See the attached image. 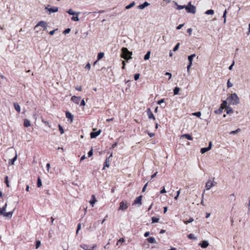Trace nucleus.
I'll return each instance as SVG.
<instances>
[{"instance_id": "obj_1", "label": "nucleus", "mask_w": 250, "mask_h": 250, "mask_svg": "<svg viewBox=\"0 0 250 250\" xmlns=\"http://www.w3.org/2000/svg\"><path fill=\"white\" fill-rule=\"evenodd\" d=\"M227 101L229 104L231 105H235L239 104V98L235 93L230 94L227 98Z\"/></svg>"}, {"instance_id": "obj_2", "label": "nucleus", "mask_w": 250, "mask_h": 250, "mask_svg": "<svg viewBox=\"0 0 250 250\" xmlns=\"http://www.w3.org/2000/svg\"><path fill=\"white\" fill-rule=\"evenodd\" d=\"M132 55V52H130L128 50L126 47H123L122 49V54L121 56L125 60L128 61V60L132 58L131 55Z\"/></svg>"}, {"instance_id": "obj_3", "label": "nucleus", "mask_w": 250, "mask_h": 250, "mask_svg": "<svg viewBox=\"0 0 250 250\" xmlns=\"http://www.w3.org/2000/svg\"><path fill=\"white\" fill-rule=\"evenodd\" d=\"M185 9L187 12L192 14L196 13V7L191 4L189 2L187 5H186Z\"/></svg>"}, {"instance_id": "obj_4", "label": "nucleus", "mask_w": 250, "mask_h": 250, "mask_svg": "<svg viewBox=\"0 0 250 250\" xmlns=\"http://www.w3.org/2000/svg\"><path fill=\"white\" fill-rule=\"evenodd\" d=\"M128 206H129V204L128 203V202L127 201H123L120 203L119 210H121L122 211H124L128 208Z\"/></svg>"}, {"instance_id": "obj_5", "label": "nucleus", "mask_w": 250, "mask_h": 250, "mask_svg": "<svg viewBox=\"0 0 250 250\" xmlns=\"http://www.w3.org/2000/svg\"><path fill=\"white\" fill-rule=\"evenodd\" d=\"M216 185V182H215L214 180H208L206 184V189L209 190L212 187L215 186Z\"/></svg>"}, {"instance_id": "obj_6", "label": "nucleus", "mask_w": 250, "mask_h": 250, "mask_svg": "<svg viewBox=\"0 0 250 250\" xmlns=\"http://www.w3.org/2000/svg\"><path fill=\"white\" fill-rule=\"evenodd\" d=\"M48 5L47 6L45 7V9L48 12L49 14H51L52 13L57 12L58 11V8L57 7H53L52 8H48Z\"/></svg>"}, {"instance_id": "obj_7", "label": "nucleus", "mask_w": 250, "mask_h": 250, "mask_svg": "<svg viewBox=\"0 0 250 250\" xmlns=\"http://www.w3.org/2000/svg\"><path fill=\"white\" fill-rule=\"evenodd\" d=\"M41 26L44 28V29H47V23L45 21H41L35 26V29H36L38 27Z\"/></svg>"}, {"instance_id": "obj_8", "label": "nucleus", "mask_w": 250, "mask_h": 250, "mask_svg": "<svg viewBox=\"0 0 250 250\" xmlns=\"http://www.w3.org/2000/svg\"><path fill=\"white\" fill-rule=\"evenodd\" d=\"M211 146H212V144H211V142H209V146L208 147H203V148H201V152L202 154L205 153V152H207L209 150L211 149Z\"/></svg>"}, {"instance_id": "obj_9", "label": "nucleus", "mask_w": 250, "mask_h": 250, "mask_svg": "<svg viewBox=\"0 0 250 250\" xmlns=\"http://www.w3.org/2000/svg\"><path fill=\"white\" fill-rule=\"evenodd\" d=\"M81 99V97H77L76 96H73L71 97V101L75 103L76 104H79L80 101Z\"/></svg>"}, {"instance_id": "obj_10", "label": "nucleus", "mask_w": 250, "mask_h": 250, "mask_svg": "<svg viewBox=\"0 0 250 250\" xmlns=\"http://www.w3.org/2000/svg\"><path fill=\"white\" fill-rule=\"evenodd\" d=\"M147 114L148 116V117L149 119H153L155 120V118L153 115V114L151 111L150 108H148L146 110Z\"/></svg>"}, {"instance_id": "obj_11", "label": "nucleus", "mask_w": 250, "mask_h": 250, "mask_svg": "<svg viewBox=\"0 0 250 250\" xmlns=\"http://www.w3.org/2000/svg\"><path fill=\"white\" fill-rule=\"evenodd\" d=\"M97 245L95 244V245H94L93 246V247L91 248V249H88V246L86 245H85V244H83V245H81L80 246V247L83 249L84 250H94V249L96 247Z\"/></svg>"}, {"instance_id": "obj_12", "label": "nucleus", "mask_w": 250, "mask_h": 250, "mask_svg": "<svg viewBox=\"0 0 250 250\" xmlns=\"http://www.w3.org/2000/svg\"><path fill=\"white\" fill-rule=\"evenodd\" d=\"M112 157V154H111L109 157L106 159L105 161L104 162V165L103 167V169H104L105 167H109V163L110 160L109 159Z\"/></svg>"}, {"instance_id": "obj_13", "label": "nucleus", "mask_w": 250, "mask_h": 250, "mask_svg": "<svg viewBox=\"0 0 250 250\" xmlns=\"http://www.w3.org/2000/svg\"><path fill=\"white\" fill-rule=\"evenodd\" d=\"M199 245L202 248H206L209 245V243L208 241L204 240L201 243H199Z\"/></svg>"}, {"instance_id": "obj_14", "label": "nucleus", "mask_w": 250, "mask_h": 250, "mask_svg": "<svg viewBox=\"0 0 250 250\" xmlns=\"http://www.w3.org/2000/svg\"><path fill=\"white\" fill-rule=\"evenodd\" d=\"M101 132V130H99L98 131H97L96 132H91L90 133V137L91 138H95L96 137H97L98 135H100Z\"/></svg>"}, {"instance_id": "obj_15", "label": "nucleus", "mask_w": 250, "mask_h": 250, "mask_svg": "<svg viewBox=\"0 0 250 250\" xmlns=\"http://www.w3.org/2000/svg\"><path fill=\"white\" fill-rule=\"evenodd\" d=\"M142 196L141 195V196H139V197H138L134 201V203L133 204H139V205H141L142 204Z\"/></svg>"}, {"instance_id": "obj_16", "label": "nucleus", "mask_w": 250, "mask_h": 250, "mask_svg": "<svg viewBox=\"0 0 250 250\" xmlns=\"http://www.w3.org/2000/svg\"><path fill=\"white\" fill-rule=\"evenodd\" d=\"M183 138H185L188 140H193V138L192 137V136L190 134H184L182 135L180 137V138L181 139Z\"/></svg>"}, {"instance_id": "obj_17", "label": "nucleus", "mask_w": 250, "mask_h": 250, "mask_svg": "<svg viewBox=\"0 0 250 250\" xmlns=\"http://www.w3.org/2000/svg\"><path fill=\"white\" fill-rule=\"evenodd\" d=\"M224 107L226 110L227 114H229L233 112L232 108L229 106H225Z\"/></svg>"}, {"instance_id": "obj_18", "label": "nucleus", "mask_w": 250, "mask_h": 250, "mask_svg": "<svg viewBox=\"0 0 250 250\" xmlns=\"http://www.w3.org/2000/svg\"><path fill=\"white\" fill-rule=\"evenodd\" d=\"M13 211H9V212H5L3 214H2V215L4 216V217H8V218H11L12 217V215H13Z\"/></svg>"}, {"instance_id": "obj_19", "label": "nucleus", "mask_w": 250, "mask_h": 250, "mask_svg": "<svg viewBox=\"0 0 250 250\" xmlns=\"http://www.w3.org/2000/svg\"><path fill=\"white\" fill-rule=\"evenodd\" d=\"M149 5V3L148 2H147V1H145L143 4H140V5H139L138 6V8L140 9H143L146 7L148 6Z\"/></svg>"}, {"instance_id": "obj_20", "label": "nucleus", "mask_w": 250, "mask_h": 250, "mask_svg": "<svg viewBox=\"0 0 250 250\" xmlns=\"http://www.w3.org/2000/svg\"><path fill=\"white\" fill-rule=\"evenodd\" d=\"M97 202V200L96 199L95 196L93 195L92 196V199L89 201V203L92 206V207L94 206V205Z\"/></svg>"}, {"instance_id": "obj_21", "label": "nucleus", "mask_w": 250, "mask_h": 250, "mask_svg": "<svg viewBox=\"0 0 250 250\" xmlns=\"http://www.w3.org/2000/svg\"><path fill=\"white\" fill-rule=\"evenodd\" d=\"M66 117L68 119H70L71 120V122H72L73 121V115L70 113L68 111H67L66 112Z\"/></svg>"}, {"instance_id": "obj_22", "label": "nucleus", "mask_w": 250, "mask_h": 250, "mask_svg": "<svg viewBox=\"0 0 250 250\" xmlns=\"http://www.w3.org/2000/svg\"><path fill=\"white\" fill-rule=\"evenodd\" d=\"M14 108H15V110L18 112L20 113L21 112V107H20V105L16 103H14Z\"/></svg>"}, {"instance_id": "obj_23", "label": "nucleus", "mask_w": 250, "mask_h": 250, "mask_svg": "<svg viewBox=\"0 0 250 250\" xmlns=\"http://www.w3.org/2000/svg\"><path fill=\"white\" fill-rule=\"evenodd\" d=\"M7 206V204L6 203L2 208H0V215H2L5 212Z\"/></svg>"}, {"instance_id": "obj_24", "label": "nucleus", "mask_w": 250, "mask_h": 250, "mask_svg": "<svg viewBox=\"0 0 250 250\" xmlns=\"http://www.w3.org/2000/svg\"><path fill=\"white\" fill-rule=\"evenodd\" d=\"M24 125L26 127H28L31 125L30 121L28 119H24Z\"/></svg>"}, {"instance_id": "obj_25", "label": "nucleus", "mask_w": 250, "mask_h": 250, "mask_svg": "<svg viewBox=\"0 0 250 250\" xmlns=\"http://www.w3.org/2000/svg\"><path fill=\"white\" fill-rule=\"evenodd\" d=\"M79 14H80V12H78V13H76V14H75V15H76V16L73 15V16L72 17L71 20L74 21H79L80 20L79 19V17H78V15Z\"/></svg>"}, {"instance_id": "obj_26", "label": "nucleus", "mask_w": 250, "mask_h": 250, "mask_svg": "<svg viewBox=\"0 0 250 250\" xmlns=\"http://www.w3.org/2000/svg\"><path fill=\"white\" fill-rule=\"evenodd\" d=\"M17 155H16L15 156L13 159H10L9 160V164H10L11 165H14V162L17 160Z\"/></svg>"}, {"instance_id": "obj_27", "label": "nucleus", "mask_w": 250, "mask_h": 250, "mask_svg": "<svg viewBox=\"0 0 250 250\" xmlns=\"http://www.w3.org/2000/svg\"><path fill=\"white\" fill-rule=\"evenodd\" d=\"M147 241L150 243H156V241L155 238L153 237H150L148 238Z\"/></svg>"}, {"instance_id": "obj_28", "label": "nucleus", "mask_w": 250, "mask_h": 250, "mask_svg": "<svg viewBox=\"0 0 250 250\" xmlns=\"http://www.w3.org/2000/svg\"><path fill=\"white\" fill-rule=\"evenodd\" d=\"M195 57V54H193L190 56H188V60L189 61V62H190V64H192V62L193 58Z\"/></svg>"}, {"instance_id": "obj_29", "label": "nucleus", "mask_w": 250, "mask_h": 250, "mask_svg": "<svg viewBox=\"0 0 250 250\" xmlns=\"http://www.w3.org/2000/svg\"><path fill=\"white\" fill-rule=\"evenodd\" d=\"M135 5V1H132L130 4H129V5H127V6H125V9H129L133 7Z\"/></svg>"}, {"instance_id": "obj_30", "label": "nucleus", "mask_w": 250, "mask_h": 250, "mask_svg": "<svg viewBox=\"0 0 250 250\" xmlns=\"http://www.w3.org/2000/svg\"><path fill=\"white\" fill-rule=\"evenodd\" d=\"M205 13L206 15H212L214 14V12L213 10L210 9V10H208L206 11Z\"/></svg>"}, {"instance_id": "obj_31", "label": "nucleus", "mask_w": 250, "mask_h": 250, "mask_svg": "<svg viewBox=\"0 0 250 250\" xmlns=\"http://www.w3.org/2000/svg\"><path fill=\"white\" fill-rule=\"evenodd\" d=\"M150 51H148L144 56V60H147L150 58Z\"/></svg>"}, {"instance_id": "obj_32", "label": "nucleus", "mask_w": 250, "mask_h": 250, "mask_svg": "<svg viewBox=\"0 0 250 250\" xmlns=\"http://www.w3.org/2000/svg\"><path fill=\"white\" fill-rule=\"evenodd\" d=\"M180 91V88L178 87H175L173 89L174 95H177Z\"/></svg>"}, {"instance_id": "obj_33", "label": "nucleus", "mask_w": 250, "mask_h": 250, "mask_svg": "<svg viewBox=\"0 0 250 250\" xmlns=\"http://www.w3.org/2000/svg\"><path fill=\"white\" fill-rule=\"evenodd\" d=\"M241 131L240 128H238L235 130L231 131L229 132V134H235Z\"/></svg>"}, {"instance_id": "obj_34", "label": "nucleus", "mask_w": 250, "mask_h": 250, "mask_svg": "<svg viewBox=\"0 0 250 250\" xmlns=\"http://www.w3.org/2000/svg\"><path fill=\"white\" fill-rule=\"evenodd\" d=\"M104 56V53L103 52H100L98 54L97 59L98 60H100L102 59Z\"/></svg>"}, {"instance_id": "obj_35", "label": "nucleus", "mask_w": 250, "mask_h": 250, "mask_svg": "<svg viewBox=\"0 0 250 250\" xmlns=\"http://www.w3.org/2000/svg\"><path fill=\"white\" fill-rule=\"evenodd\" d=\"M42 186V180L40 177H38V180H37V187L38 188H40Z\"/></svg>"}, {"instance_id": "obj_36", "label": "nucleus", "mask_w": 250, "mask_h": 250, "mask_svg": "<svg viewBox=\"0 0 250 250\" xmlns=\"http://www.w3.org/2000/svg\"><path fill=\"white\" fill-rule=\"evenodd\" d=\"M188 237L190 239L195 240L196 239V237L195 235L192 233H190L188 235Z\"/></svg>"}, {"instance_id": "obj_37", "label": "nucleus", "mask_w": 250, "mask_h": 250, "mask_svg": "<svg viewBox=\"0 0 250 250\" xmlns=\"http://www.w3.org/2000/svg\"><path fill=\"white\" fill-rule=\"evenodd\" d=\"M228 101L227 100V101H224L222 103V104H221V107L223 109H225V108L224 107L225 106H228L227 105V104H228Z\"/></svg>"}, {"instance_id": "obj_38", "label": "nucleus", "mask_w": 250, "mask_h": 250, "mask_svg": "<svg viewBox=\"0 0 250 250\" xmlns=\"http://www.w3.org/2000/svg\"><path fill=\"white\" fill-rule=\"evenodd\" d=\"M227 10L226 9L224 12V13H223V18H224V23H226V16H227Z\"/></svg>"}, {"instance_id": "obj_39", "label": "nucleus", "mask_w": 250, "mask_h": 250, "mask_svg": "<svg viewBox=\"0 0 250 250\" xmlns=\"http://www.w3.org/2000/svg\"><path fill=\"white\" fill-rule=\"evenodd\" d=\"M176 5H177V10H181L183 9H185L186 5H180L177 4V3H176Z\"/></svg>"}, {"instance_id": "obj_40", "label": "nucleus", "mask_w": 250, "mask_h": 250, "mask_svg": "<svg viewBox=\"0 0 250 250\" xmlns=\"http://www.w3.org/2000/svg\"><path fill=\"white\" fill-rule=\"evenodd\" d=\"M67 13L70 15H75L76 13L74 11H73L71 9H69L67 11Z\"/></svg>"}, {"instance_id": "obj_41", "label": "nucleus", "mask_w": 250, "mask_h": 250, "mask_svg": "<svg viewBox=\"0 0 250 250\" xmlns=\"http://www.w3.org/2000/svg\"><path fill=\"white\" fill-rule=\"evenodd\" d=\"M151 219H152L153 223L158 222L159 221V218H157V217H152L151 218Z\"/></svg>"}, {"instance_id": "obj_42", "label": "nucleus", "mask_w": 250, "mask_h": 250, "mask_svg": "<svg viewBox=\"0 0 250 250\" xmlns=\"http://www.w3.org/2000/svg\"><path fill=\"white\" fill-rule=\"evenodd\" d=\"M41 245V242L39 240H37L36 241V249H38Z\"/></svg>"}, {"instance_id": "obj_43", "label": "nucleus", "mask_w": 250, "mask_h": 250, "mask_svg": "<svg viewBox=\"0 0 250 250\" xmlns=\"http://www.w3.org/2000/svg\"><path fill=\"white\" fill-rule=\"evenodd\" d=\"M223 109L221 107L219 109H218V110H215L214 112L216 113V114H221V113L222 112V110Z\"/></svg>"}, {"instance_id": "obj_44", "label": "nucleus", "mask_w": 250, "mask_h": 250, "mask_svg": "<svg viewBox=\"0 0 250 250\" xmlns=\"http://www.w3.org/2000/svg\"><path fill=\"white\" fill-rule=\"evenodd\" d=\"M180 44V43H177V44L174 47V48L173 49V51H174V52L176 51L179 49Z\"/></svg>"}, {"instance_id": "obj_45", "label": "nucleus", "mask_w": 250, "mask_h": 250, "mask_svg": "<svg viewBox=\"0 0 250 250\" xmlns=\"http://www.w3.org/2000/svg\"><path fill=\"white\" fill-rule=\"evenodd\" d=\"M233 84L231 83L230 82V80H228L227 82V87L228 88L231 87L232 86Z\"/></svg>"}, {"instance_id": "obj_46", "label": "nucleus", "mask_w": 250, "mask_h": 250, "mask_svg": "<svg viewBox=\"0 0 250 250\" xmlns=\"http://www.w3.org/2000/svg\"><path fill=\"white\" fill-rule=\"evenodd\" d=\"M193 219L192 218H190L187 221H184V223L185 224H188V223H191L193 221Z\"/></svg>"}, {"instance_id": "obj_47", "label": "nucleus", "mask_w": 250, "mask_h": 250, "mask_svg": "<svg viewBox=\"0 0 250 250\" xmlns=\"http://www.w3.org/2000/svg\"><path fill=\"white\" fill-rule=\"evenodd\" d=\"M193 115L198 117H200L201 115V113L200 112H197L193 113Z\"/></svg>"}, {"instance_id": "obj_48", "label": "nucleus", "mask_w": 250, "mask_h": 250, "mask_svg": "<svg viewBox=\"0 0 250 250\" xmlns=\"http://www.w3.org/2000/svg\"><path fill=\"white\" fill-rule=\"evenodd\" d=\"M5 183H6L7 187H9V182L8 180V176H5Z\"/></svg>"}, {"instance_id": "obj_49", "label": "nucleus", "mask_w": 250, "mask_h": 250, "mask_svg": "<svg viewBox=\"0 0 250 250\" xmlns=\"http://www.w3.org/2000/svg\"><path fill=\"white\" fill-rule=\"evenodd\" d=\"M93 155V148H92L88 153V156L89 157L92 156Z\"/></svg>"}, {"instance_id": "obj_50", "label": "nucleus", "mask_w": 250, "mask_h": 250, "mask_svg": "<svg viewBox=\"0 0 250 250\" xmlns=\"http://www.w3.org/2000/svg\"><path fill=\"white\" fill-rule=\"evenodd\" d=\"M59 130L61 132V134H62L64 133V131L62 128V127L60 125H59Z\"/></svg>"}, {"instance_id": "obj_51", "label": "nucleus", "mask_w": 250, "mask_h": 250, "mask_svg": "<svg viewBox=\"0 0 250 250\" xmlns=\"http://www.w3.org/2000/svg\"><path fill=\"white\" fill-rule=\"evenodd\" d=\"M70 28H67L65 30L63 31V33L64 34H66L69 33L70 32Z\"/></svg>"}, {"instance_id": "obj_52", "label": "nucleus", "mask_w": 250, "mask_h": 250, "mask_svg": "<svg viewBox=\"0 0 250 250\" xmlns=\"http://www.w3.org/2000/svg\"><path fill=\"white\" fill-rule=\"evenodd\" d=\"M139 77H140V74H136L134 75V80L135 81H137V80H138L139 79Z\"/></svg>"}, {"instance_id": "obj_53", "label": "nucleus", "mask_w": 250, "mask_h": 250, "mask_svg": "<svg viewBox=\"0 0 250 250\" xmlns=\"http://www.w3.org/2000/svg\"><path fill=\"white\" fill-rule=\"evenodd\" d=\"M180 193V190H178V191H177V195H176V196L174 197V199H175V200H177V199H178V197H179V196Z\"/></svg>"}, {"instance_id": "obj_54", "label": "nucleus", "mask_w": 250, "mask_h": 250, "mask_svg": "<svg viewBox=\"0 0 250 250\" xmlns=\"http://www.w3.org/2000/svg\"><path fill=\"white\" fill-rule=\"evenodd\" d=\"M85 68L88 70H89L91 68L90 64L89 63L86 64V65L85 66Z\"/></svg>"}, {"instance_id": "obj_55", "label": "nucleus", "mask_w": 250, "mask_h": 250, "mask_svg": "<svg viewBox=\"0 0 250 250\" xmlns=\"http://www.w3.org/2000/svg\"><path fill=\"white\" fill-rule=\"evenodd\" d=\"M75 89L79 91H82V87L81 86H77L75 87Z\"/></svg>"}, {"instance_id": "obj_56", "label": "nucleus", "mask_w": 250, "mask_h": 250, "mask_svg": "<svg viewBox=\"0 0 250 250\" xmlns=\"http://www.w3.org/2000/svg\"><path fill=\"white\" fill-rule=\"evenodd\" d=\"M85 105V103L84 100L83 99L82 100L80 103V106H84Z\"/></svg>"}, {"instance_id": "obj_57", "label": "nucleus", "mask_w": 250, "mask_h": 250, "mask_svg": "<svg viewBox=\"0 0 250 250\" xmlns=\"http://www.w3.org/2000/svg\"><path fill=\"white\" fill-rule=\"evenodd\" d=\"M80 229H81V224H79L77 226L76 233H78V231L80 230Z\"/></svg>"}, {"instance_id": "obj_58", "label": "nucleus", "mask_w": 250, "mask_h": 250, "mask_svg": "<svg viewBox=\"0 0 250 250\" xmlns=\"http://www.w3.org/2000/svg\"><path fill=\"white\" fill-rule=\"evenodd\" d=\"M165 75L169 76L168 80L170 79L171 78V74L169 72H166Z\"/></svg>"}, {"instance_id": "obj_59", "label": "nucleus", "mask_w": 250, "mask_h": 250, "mask_svg": "<svg viewBox=\"0 0 250 250\" xmlns=\"http://www.w3.org/2000/svg\"><path fill=\"white\" fill-rule=\"evenodd\" d=\"M234 61H233L232 64L229 67V70H231L232 69L233 66L234 65Z\"/></svg>"}, {"instance_id": "obj_60", "label": "nucleus", "mask_w": 250, "mask_h": 250, "mask_svg": "<svg viewBox=\"0 0 250 250\" xmlns=\"http://www.w3.org/2000/svg\"><path fill=\"white\" fill-rule=\"evenodd\" d=\"M166 192V190L164 187H163V188L160 191L161 194H164Z\"/></svg>"}, {"instance_id": "obj_61", "label": "nucleus", "mask_w": 250, "mask_h": 250, "mask_svg": "<svg viewBox=\"0 0 250 250\" xmlns=\"http://www.w3.org/2000/svg\"><path fill=\"white\" fill-rule=\"evenodd\" d=\"M184 26V24H180L177 27H176V29L177 30H179L183 26Z\"/></svg>"}, {"instance_id": "obj_62", "label": "nucleus", "mask_w": 250, "mask_h": 250, "mask_svg": "<svg viewBox=\"0 0 250 250\" xmlns=\"http://www.w3.org/2000/svg\"><path fill=\"white\" fill-rule=\"evenodd\" d=\"M192 31V28H188V30H187V32L188 33H189V34L190 35L191 34V32Z\"/></svg>"}, {"instance_id": "obj_63", "label": "nucleus", "mask_w": 250, "mask_h": 250, "mask_svg": "<svg viewBox=\"0 0 250 250\" xmlns=\"http://www.w3.org/2000/svg\"><path fill=\"white\" fill-rule=\"evenodd\" d=\"M164 99H161L160 100H159L158 102V104H161L163 103L164 102Z\"/></svg>"}, {"instance_id": "obj_64", "label": "nucleus", "mask_w": 250, "mask_h": 250, "mask_svg": "<svg viewBox=\"0 0 250 250\" xmlns=\"http://www.w3.org/2000/svg\"><path fill=\"white\" fill-rule=\"evenodd\" d=\"M149 232L148 231H146V232L145 233V234H144V236H145V237H146L148 236H149Z\"/></svg>"}]
</instances>
